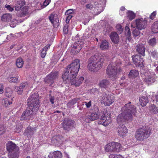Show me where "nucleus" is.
I'll use <instances>...</instances> for the list:
<instances>
[{"instance_id": "19", "label": "nucleus", "mask_w": 158, "mask_h": 158, "mask_svg": "<svg viewBox=\"0 0 158 158\" xmlns=\"http://www.w3.org/2000/svg\"><path fill=\"white\" fill-rule=\"evenodd\" d=\"M28 86L27 82H23L21 83L19 86H16L15 88V90L19 94H22L23 91L24 89H26Z\"/></svg>"}, {"instance_id": "49", "label": "nucleus", "mask_w": 158, "mask_h": 158, "mask_svg": "<svg viewBox=\"0 0 158 158\" xmlns=\"http://www.w3.org/2000/svg\"><path fill=\"white\" fill-rule=\"evenodd\" d=\"M6 127L2 125H0V135L4 133L6 131Z\"/></svg>"}, {"instance_id": "46", "label": "nucleus", "mask_w": 158, "mask_h": 158, "mask_svg": "<svg viewBox=\"0 0 158 158\" xmlns=\"http://www.w3.org/2000/svg\"><path fill=\"white\" fill-rule=\"evenodd\" d=\"M150 45L153 46L156 44V40L155 38H154L149 40L148 42Z\"/></svg>"}, {"instance_id": "52", "label": "nucleus", "mask_w": 158, "mask_h": 158, "mask_svg": "<svg viewBox=\"0 0 158 158\" xmlns=\"http://www.w3.org/2000/svg\"><path fill=\"white\" fill-rule=\"evenodd\" d=\"M68 24H65L64 27L63 32L65 34L68 33Z\"/></svg>"}, {"instance_id": "29", "label": "nucleus", "mask_w": 158, "mask_h": 158, "mask_svg": "<svg viewBox=\"0 0 158 158\" xmlns=\"http://www.w3.org/2000/svg\"><path fill=\"white\" fill-rule=\"evenodd\" d=\"M34 132V129L31 128L30 127H28L24 132V134L25 135L32 136Z\"/></svg>"}, {"instance_id": "5", "label": "nucleus", "mask_w": 158, "mask_h": 158, "mask_svg": "<svg viewBox=\"0 0 158 158\" xmlns=\"http://www.w3.org/2000/svg\"><path fill=\"white\" fill-rule=\"evenodd\" d=\"M151 131L150 127H143L136 131L135 137L137 140L142 141L150 136Z\"/></svg>"}, {"instance_id": "17", "label": "nucleus", "mask_w": 158, "mask_h": 158, "mask_svg": "<svg viewBox=\"0 0 158 158\" xmlns=\"http://www.w3.org/2000/svg\"><path fill=\"white\" fill-rule=\"evenodd\" d=\"M132 59L133 63L136 66L142 67L143 65V60L141 56L138 55L133 56Z\"/></svg>"}, {"instance_id": "26", "label": "nucleus", "mask_w": 158, "mask_h": 158, "mask_svg": "<svg viewBox=\"0 0 158 158\" xmlns=\"http://www.w3.org/2000/svg\"><path fill=\"white\" fill-rule=\"evenodd\" d=\"M48 157L49 158H62V155L61 152L57 151L50 153Z\"/></svg>"}, {"instance_id": "7", "label": "nucleus", "mask_w": 158, "mask_h": 158, "mask_svg": "<svg viewBox=\"0 0 158 158\" xmlns=\"http://www.w3.org/2000/svg\"><path fill=\"white\" fill-rule=\"evenodd\" d=\"M147 23V21L146 18L138 19L132 22L131 27L133 28L136 27L141 30L146 28Z\"/></svg>"}, {"instance_id": "33", "label": "nucleus", "mask_w": 158, "mask_h": 158, "mask_svg": "<svg viewBox=\"0 0 158 158\" xmlns=\"http://www.w3.org/2000/svg\"><path fill=\"white\" fill-rule=\"evenodd\" d=\"M24 61L22 58L19 57L16 60V65L18 68H20L22 67Z\"/></svg>"}, {"instance_id": "44", "label": "nucleus", "mask_w": 158, "mask_h": 158, "mask_svg": "<svg viewBox=\"0 0 158 158\" xmlns=\"http://www.w3.org/2000/svg\"><path fill=\"white\" fill-rule=\"evenodd\" d=\"M125 34L128 40H131V31L129 28L127 26L125 27Z\"/></svg>"}, {"instance_id": "20", "label": "nucleus", "mask_w": 158, "mask_h": 158, "mask_svg": "<svg viewBox=\"0 0 158 158\" xmlns=\"http://www.w3.org/2000/svg\"><path fill=\"white\" fill-rule=\"evenodd\" d=\"M136 51L143 56L145 55V48L144 45L143 44H137L135 48Z\"/></svg>"}, {"instance_id": "12", "label": "nucleus", "mask_w": 158, "mask_h": 158, "mask_svg": "<svg viewBox=\"0 0 158 158\" xmlns=\"http://www.w3.org/2000/svg\"><path fill=\"white\" fill-rule=\"evenodd\" d=\"M102 101L107 106H109L114 102V99L112 95H111L110 92L103 93L102 94Z\"/></svg>"}, {"instance_id": "51", "label": "nucleus", "mask_w": 158, "mask_h": 158, "mask_svg": "<svg viewBox=\"0 0 158 158\" xmlns=\"http://www.w3.org/2000/svg\"><path fill=\"white\" fill-rule=\"evenodd\" d=\"M78 98H74L72 100V101H70L68 103L67 105H73L75 104L77 102Z\"/></svg>"}, {"instance_id": "28", "label": "nucleus", "mask_w": 158, "mask_h": 158, "mask_svg": "<svg viewBox=\"0 0 158 158\" xmlns=\"http://www.w3.org/2000/svg\"><path fill=\"white\" fill-rule=\"evenodd\" d=\"M28 9L26 6L23 7L19 12L17 13L18 15L20 17H23L26 15L28 13Z\"/></svg>"}, {"instance_id": "58", "label": "nucleus", "mask_w": 158, "mask_h": 158, "mask_svg": "<svg viewBox=\"0 0 158 158\" xmlns=\"http://www.w3.org/2000/svg\"><path fill=\"white\" fill-rule=\"evenodd\" d=\"M85 7L87 9L91 10L93 8L94 6L92 4L90 3L86 4Z\"/></svg>"}, {"instance_id": "38", "label": "nucleus", "mask_w": 158, "mask_h": 158, "mask_svg": "<svg viewBox=\"0 0 158 158\" xmlns=\"http://www.w3.org/2000/svg\"><path fill=\"white\" fill-rule=\"evenodd\" d=\"M12 101L10 100H9L7 98H4L2 100V104L5 106L6 107H7L9 105H10L12 103Z\"/></svg>"}, {"instance_id": "25", "label": "nucleus", "mask_w": 158, "mask_h": 158, "mask_svg": "<svg viewBox=\"0 0 158 158\" xmlns=\"http://www.w3.org/2000/svg\"><path fill=\"white\" fill-rule=\"evenodd\" d=\"M110 84V83L109 81L106 79L102 80L99 83V86L105 89L108 87Z\"/></svg>"}, {"instance_id": "13", "label": "nucleus", "mask_w": 158, "mask_h": 158, "mask_svg": "<svg viewBox=\"0 0 158 158\" xmlns=\"http://www.w3.org/2000/svg\"><path fill=\"white\" fill-rule=\"evenodd\" d=\"M71 78H69L68 80H64L66 83H70L72 85H74L75 86H79L84 80V78L82 77H79L77 78L72 77Z\"/></svg>"}, {"instance_id": "42", "label": "nucleus", "mask_w": 158, "mask_h": 158, "mask_svg": "<svg viewBox=\"0 0 158 158\" xmlns=\"http://www.w3.org/2000/svg\"><path fill=\"white\" fill-rule=\"evenodd\" d=\"M12 93L13 91L10 88L8 87L6 89L5 95L6 97H10L12 96Z\"/></svg>"}, {"instance_id": "47", "label": "nucleus", "mask_w": 158, "mask_h": 158, "mask_svg": "<svg viewBox=\"0 0 158 158\" xmlns=\"http://www.w3.org/2000/svg\"><path fill=\"white\" fill-rule=\"evenodd\" d=\"M95 5H96L95 8L98 10V12H99V13L98 14H99L102 11V7L100 4H98L97 2H95Z\"/></svg>"}, {"instance_id": "4", "label": "nucleus", "mask_w": 158, "mask_h": 158, "mask_svg": "<svg viewBox=\"0 0 158 158\" xmlns=\"http://www.w3.org/2000/svg\"><path fill=\"white\" fill-rule=\"evenodd\" d=\"M120 60H117L114 63L109 65L106 70V73L112 81H114L117 78V74L122 72L121 69L119 67L121 65Z\"/></svg>"}, {"instance_id": "15", "label": "nucleus", "mask_w": 158, "mask_h": 158, "mask_svg": "<svg viewBox=\"0 0 158 158\" xmlns=\"http://www.w3.org/2000/svg\"><path fill=\"white\" fill-rule=\"evenodd\" d=\"M48 18L54 27H57L59 24V19L57 14L52 13L50 15Z\"/></svg>"}, {"instance_id": "27", "label": "nucleus", "mask_w": 158, "mask_h": 158, "mask_svg": "<svg viewBox=\"0 0 158 158\" xmlns=\"http://www.w3.org/2000/svg\"><path fill=\"white\" fill-rule=\"evenodd\" d=\"M139 101L141 105L143 106H145L148 102V97L147 96H142L139 98Z\"/></svg>"}, {"instance_id": "61", "label": "nucleus", "mask_w": 158, "mask_h": 158, "mask_svg": "<svg viewBox=\"0 0 158 158\" xmlns=\"http://www.w3.org/2000/svg\"><path fill=\"white\" fill-rule=\"evenodd\" d=\"M157 53L155 51H154L151 52V55L153 57H156L157 56Z\"/></svg>"}, {"instance_id": "48", "label": "nucleus", "mask_w": 158, "mask_h": 158, "mask_svg": "<svg viewBox=\"0 0 158 158\" xmlns=\"http://www.w3.org/2000/svg\"><path fill=\"white\" fill-rule=\"evenodd\" d=\"M116 27L119 33L121 34L122 33L123 31V28H122V26L120 24H117Z\"/></svg>"}, {"instance_id": "35", "label": "nucleus", "mask_w": 158, "mask_h": 158, "mask_svg": "<svg viewBox=\"0 0 158 158\" xmlns=\"http://www.w3.org/2000/svg\"><path fill=\"white\" fill-rule=\"evenodd\" d=\"M45 81L46 83L49 84L51 85L54 83V80L50 76L48 75L46 77Z\"/></svg>"}, {"instance_id": "55", "label": "nucleus", "mask_w": 158, "mask_h": 158, "mask_svg": "<svg viewBox=\"0 0 158 158\" xmlns=\"http://www.w3.org/2000/svg\"><path fill=\"white\" fill-rule=\"evenodd\" d=\"M5 7L8 10L10 11H12L14 9L11 7L10 5H6L5 6Z\"/></svg>"}, {"instance_id": "53", "label": "nucleus", "mask_w": 158, "mask_h": 158, "mask_svg": "<svg viewBox=\"0 0 158 158\" xmlns=\"http://www.w3.org/2000/svg\"><path fill=\"white\" fill-rule=\"evenodd\" d=\"M22 128V126L21 124H20L19 126H16V130L15 131L17 133H19L21 131Z\"/></svg>"}, {"instance_id": "14", "label": "nucleus", "mask_w": 158, "mask_h": 158, "mask_svg": "<svg viewBox=\"0 0 158 158\" xmlns=\"http://www.w3.org/2000/svg\"><path fill=\"white\" fill-rule=\"evenodd\" d=\"M63 127L65 130L69 131L74 127V121L70 119H65L63 123Z\"/></svg>"}, {"instance_id": "50", "label": "nucleus", "mask_w": 158, "mask_h": 158, "mask_svg": "<svg viewBox=\"0 0 158 158\" xmlns=\"http://www.w3.org/2000/svg\"><path fill=\"white\" fill-rule=\"evenodd\" d=\"M135 29L133 31L132 33L134 36L135 37L139 35L140 34V29H139L135 27Z\"/></svg>"}, {"instance_id": "41", "label": "nucleus", "mask_w": 158, "mask_h": 158, "mask_svg": "<svg viewBox=\"0 0 158 158\" xmlns=\"http://www.w3.org/2000/svg\"><path fill=\"white\" fill-rule=\"evenodd\" d=\"M18 76L17 77L10 76L8 78V80L10 82L16 83H17L18 81Z\"/></svg>"}, {"instance_id": "3", "label": "nucleus", "mask_w": 158, "mask_h": 158, "mask_svg": "<svg viewBox=\"0 0 158 158\" xmlns=\"http://www.w3.org/2000/svg\"><path fill=\"white\" fill-rule=\"evenodd\" d=\"M104 60L103 56L99 54H96L89 59L88 68L89 70L96 72L102 67Z\"/></svg>"}, {"instance_id": "22", "label": "nucleus", "mask_w": 158, "mask_h": 158, "mask_svg": "<svg viewBox=\"0 0 158 158\" xmlns=\"http://www.w3.org/2000/svg\"><path fill=\"white\" fill-rule=\"evenodd\" d=\"M128 132L126 127L124 124L120 125L118 128V133L120 136L124 135Z\"/></svg>"}, {"instance_id": "45", "label": "nucleus", "mask_w": 158, "mask_h": 158, "mask_svg": "<svg viewBox=\"0 0 158 158\" xmlns=\"http://www.w3.org/2000/svg\"><path fill=\"white\" fill-rule=\"evenodd\" d=\"M49 75L51 77L55 80L58 77V72H52Z\"/></svg>"}, {"instance_id": "8", "label": "nucleus", "mask_w": 158, "mask_h": 158, "mask_svg": "<svg viewBox=\"0 0 158 158\" xmlns=\"http://www.w3.org/2000/svg\"><path fill=\"white\" fill-rule=\"evenodd\" d=\"M140 72L141 75L143 80L147 83L151 84L155 82L156 76L154 73L150 72L142 73Z\"/></svg>"}, {"instance_id": "36", "label": "nucleus", "mask_w": 158, "mask_h": 158, "mask_svg": "<svg viewBox=\"0 0 158 158\" xmlns=\"http://www.w3.org/2000/svg\"><path fill=\"white\" fill-rule=\"evenodd\" d=\"M152 30L154 33L158 32V21L152 24Z\"/></svg>"}, {"instance_id": "32", "label": "nucleus", "mask_w": 158, "mask_h": 158, "mask_svg": "<svg viewBox=\"0 0 158 158\" xmlns=\"http://www.w3.org/2000/svg\"><path fill=\"white\" fill-rule=\"evenodd\" d=\"M100 48L103 50H107L109 48V45L108 42L106 40L103 41L101 43L100 45Z\"/></svg>"}, {"instance_id": "16", "label": "nucleus", "mask_w": 158, "mask_h": 158, "mask_svg": "<svg viewBox=\"0 0 158 158\" xmlns=\"http://www.w3.org/2000/svg\"><path fill=\"white\" fill-rule=\"evenodd\" d=\"M83 47V43L82 42L79 41L78 43H75L72 48L71 52L73 54L77 53Z\"/></svg>"}, {"instance_id": "10", "label": "nucleus", "mask_w": 158, "mask_h": 158, "mask_svg": "<svg viewBox=\"0 0 158 158\" xmlns=\"http://www.w3.org/2000/svg\"><path fill=\"white\" fill-rule=\"evenodd\" d=\"M107 152H119L121 150V145L118 143L112 142L107 144L105 147Z\"/></svg>"}, {"instance_id": "40", "label": "nucleus", "mask_w": 158, "mask_h": 158, "mask_svg": "<svg viewBox=\"0 0 158 158\" xmlns=\"http://www.w3.org/2000/svg\"><path fill=\"white\" fill-rule=\"evenodd\" d=\"M150 109L151 113H153L154 114H157L158 113L157 108L154 104L151 105Z\"/></svg>"}, {"instance_id": "34", "label": "nucleus", "mask_w": 158, "mask_h": 158, "mask_svg": "<svg viewBox=\"0 0 158 158\" xmlns=\"http://www.w3.org/2000/svg\"><path fill=\"white\" fill-rule=\"evenodd\" d=\"M24 4V3L22 1H18L15 4V10L17 11H19L20 10L21 8Z\"/></svg>"}, {"instance_id": "39", "label": "nucleus", "mask_w": 158, "mask_h": 158, "mask_svg": "<svg viewBox=\"0 0 158 158\" xmlns=\"http://www.w3.org/2000/svg\"><path fill=\"white\" fill-rule=\"evenodd\" d=\"M127 17L130 20H132L135 17V14L132 11H129L127 13Z\"/></svg>"}, {"instance_id": "37", "label": "nucleus", "mask_w": 158, "mask_h": 158, "mask_svg": "<svg viewBox=\"0 0 158 158\" xmlns=\"http://www.w3.org/2000/svg\"><path fill=\"white\" fill-rule=\"evenodd\" d=\"M50 45H47L43 48L41 54V56L42 58H43L45 57L46 54V52L48 48H50Z\"/></svg>"}, {"instance_id": "57", "label": "nucleus", "mask_w": 158, "mask_h": 158, "mask_svg": "<svg viewBox=\"0 0 158 158\" xmlns=\"http://www.w3.org/2000/svg\"><path fill=\"white\" fill-rule=\"evenodd\" d=\"M84 103L85 104L86 106L88 108H89L91 106V101L88 102H84Z\"/></svg>"}, {"instance_id": "54", "label": "nucleus", "mask_w": 158, "mask_h": 158, "mask_svg": "<svg viewBox=\"0 0 158 158\" xmlns=\"http://www.w3.org/2000/svg\"><path fill=\"white\" fill-rule=\"evenodd\" d=\"M49 99L52 104H53L54 103V101L55 99L54 96L50 95Z\"/></svg>"}, {"instance_id": "24", "label": "nucleus", "mask_w": 158, "mask_h": 158, "mask_svg": "<svg viewBox=\"0 0 158 158\" xmlns=\"http://www.w3.org/2000/svg\"><path fill=\"white\" fill-rule=\"evenodd\" d=\"M110 38L114 44L118 43L119 40L118 36L117 33L115 32H112L110 35Z\"/></svg>"}, {"instance_id": "30", "label": "nucleus", "mask_w": 158, "mask_h": 158, "mask_svg": "<svg viewBox=\"0 0 158 158\" xmlns=\"http://www.w3.org/2000/svg\"><path fill=\"white\" fill-rule=\"evenodd\" d=\"M139 74L138 71L135 69H133L131 70L129 74L130 78H134L137 77Z\"/></svg>"}, {"instance_id": "62", "label": "nucleus", "mask_w": 158, "mask_h": 158, "mask_svg": "<svg viewBox=\"0 0 158 158\" xmlns=\"http://www.w3.org/2000/svg\"><path fill=\"white\" fill-rule=\"evenodd\" d=\"M3 92V85L1 84L0 85V94H2Z\"/></svg>"}, {"instance_id": "23", "label": "nucleus", "mask_w": 158, "mask_h": 158, "mask_svg": "<svg viewBox=\"0 0 158 158\" xmlns=\"http://www.w3.org/2000/svg\"><path fill=\"white\" fill-rule=\"evenodd\" d=\"M6 149L9 152H12L16 150V146L11 141L8 142L6 145Z\"/></svg>"}, {"instance_id": "56", "label": "nucleus", "mask_w": 158, "mask_h": 158, "mask_svg": "<svg viewBox=\"0 0 158 158\" xmlns=\"http://www.w3.org/2000/svg\"><path fill=\"white\" fill-rule=\"evenodd\" d=\"M109 158H123V157L120 155H111L109 156Z\"/></svg>"}, {"instance_id": "59", "label": "nucleus", "mask_w": 158, "mask_h": 158, "mask_svg": "<svg viewBox=\"0 0 158 158\" xmlns=\"http://www.w3.org/2000/svg\"><path fill=\"white\" fill-rule=\"evenodd\" d=\"M156 11H154L153 13H152L151 15L150 16V19H154V17H155L156 15Z\"/></svg>"}, {"instance_id": "43", "label": "nucleus", "mask_w": 158, "mask_h": 158, "mask_svg": "<svg viewBox=\"0 0 158 158\" xmlns=\"http://www.w3.org/2000/svg\"><path fill=\"white\" fill-rule=\"evenodd\" d=\"M19 152H13L10 153L9 155V158H18Z\"/></svg>"}, {"instance_id": "1", "label": "nucleus", "mask_w": 158, "mask_h": 158, "mask_svg": "<svg viewBox=\"0 0 158 158\" xmlns=\"http://www.w3.org/2000/svg\"><path fill=\"white\" fill-rule=\"evenodd\" d=\"M121 110L122 112L117 118V122L120 125L124 123L126 120H131L133 116L136 112V107L131 104V102L126 104Z\"/></svg>"}, {"instance_id": "31", "label": "nucleus", "mask_w": 158, "mask_h": 158, "mask_svg": "<svg viewBox=\"0 0 158 158\" xmlns=\"http://www.w3.org/2000/svg\"><path fill=\"white\" fill-rule=\"evenodd\" d=\"M11 15L8 14L3 15L1 18L2 21L4 22H9L11 20Z\"/></svg>"}, {"instance_id": "9", "label": "nucleus", "mask_w": 158, "mask_h": 158, "mask_svg": "<svg viewBox=\"0 0 158 158\" xmlns=\"http://www.w3.org/2000/svg\"><path fill=\"white\" fill-rule=\"evenodd\" d=\"M37 112L28 106L26 110L21 115L20 119L22 120H29L30 119H32L33 116L35 115Z\"/></svg>"}, {"instance_id": "60", "label": "nucleus", "mask_w": 158, "mask_h": 158, "mask_svg": "<svg viewBox=\"0 0 158 158\" xmlns=\"http://www.w3.org/2000/svg\"><path fill=\"white\" fill-rule=\"evenodd\" d=\"M51 0H45L44 2L43 5L45 6L48 5L50 2Z\"/></svg>"}, {"instance_id": "18", "label": "nucleus", "mask_w": 158, "mask_h": 158, "mask_svg": "<svg viewBox=\"0 0 158 158\" xmlns=\"http://www.w3.org/2000/svg\"><path fill=\"white\" fill-rule=\"evenodd\" d=\"M110 119H107V117L105 116V114L103 113V114L98 121V123L99 124H102L105 126L108 125L110 123Z\"/></svg>"}, {"instance_id": "63", "label": "nucleus", "mask_w": 158, "mask_h": 158, "mask_svg": "<svg viewBox=\"0 0 158 158\" xmlns=\"http://www.w3.org/2000/svg\"><path fill=\"white\" fill-rule=\"evenodd\" d=\"M72 13V12L71 11V10H67L65 13V15H68L69 14L70 15Z\"/></svg>"}, {"instance_id": "2", "label": "nucleus", "mask_w": 158, "mask_h": 158, "mask_svg": "<svg viewBox=\"0 0 158 158\" xmlns=\"http://www.w3.org/2000/svg\"><path fill=\"white\" fill-rule=\"evenodd\" d=\"M80 67V61L78 59L74 60L66 67L65 72L62 76L64 80H68L72 77H76Z\"/></svg>"}, {"instance_id": "21", "label": "nucleus", "mask_w": 158, "mask_h": 158, "mask_svg": "<svg viewBox=\"0 0 158 158\" xmlns=\"http://www.w3.org/2000/svg\"><path fill=\"white\" fill-rule=\"evenodd\" d=\"M63 140V138L61 135L54 136L52 139V143L54 145H58L61 143Z\"/></svg>"}, {"instance_id": "11", "label": "nucleus", "mask_w": 158, "mask_h": 158, "mask_svg": "<svg viewBox=\"0 0 158 158\" xmlns=\"http://www.w3.org/2000/svg\"><path fill=\"white\" fill-rule=\"evenodd\" d=\"M98 111L96 112H89L87 113L84 118L85 121L87 123H90L91 121L98 119L99 117V110L97 108Z\"/></svg>"}, {"instance_id": "6", "label": "nucleus", "mask_w": 158, "mask_h": 158, "mask_svg": "<svg viewBox=\"0 0 158 158\" xmlns=\"http://www.w3.org/2000/svg\"><path fill=\"white\" fill-rule=\"evenodd\" d=\"M39 95L37 93L32 94L27 101L28 107L37 111L39 109L40 102L38 99Z\"/></svg>"}, {"instance_id": "64", "label": "nucleus", "mask_w": 158, "mask_h": 158, "mask_svg": "<svg viewBox=\"0 0 158 158\" xmlns=\"http://www.w3.org/2000/svg\"><path fill=\"white\" fill-rule=\"evenodd\" d=\"M72 16L71 15H69L68 16H67L66 18L68 20H70V19L72 18Z\"/></svg>"}]
</instances>
